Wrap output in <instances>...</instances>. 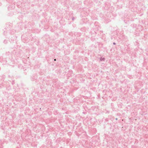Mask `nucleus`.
I'll list each match as a JSON object with an SVG mask.
<instances>
[{
	"label": "nucleus",
	"mask_w": 148,
	"mask_h": 148,
	"mask_svg": "<svg viewBox=\"0 0 148 148\" xmlns=\"http://www.w3.org/2000/svg\"><path fill=\"white\" fill-rule=\"evenodd\" d=\"M3 124L1 125V129L4 130L6 126L8 125V121L6 122L5 121H3Z\"/></svg>",
	"instance_id": "obj_1"
},
{
	"label": "nucleus",
	"mask_w": 148,
	"mask_h": 148,
	"mask_svg": "<svg viewBox=\"0 0 148 148\" xmlns=\"http://www.w3.org/2000/svg\"><path fill=\"white\" fill-rule=\"evenodd\" d=\"M10 135L9 136H8L10 138V140H12V139H14L15 137V134L13 132H12V133H10Z\"/></svg>",
	"instance_id": "obj_2"
},
{
	"label": "nucleus",
	"mask_w": 148,
	"mask_h": 148,
	"mask_svg": "<svg viewBox=\"0 0 148 148\" xmlns=\"http://www.w3.org/2000/svg\"><path fill=\"white\" fill-rule=\"evenodd\" d=\"M3 146L1 145H0V148H3Z\"/></svg>",
	"instance_id": "obj_3"
},
{
	"label": "nucleus",
	"mask_w": 148,
	"mask_h": 148,
	"mask_svg": "<svg viewBox=\"0 0 148 148\" xmlns=\"http://www.w3.org/2000/svg\"><path fill=\"white\" fill-rule=\"evenodd\" d=\"M13 126H14V127H16V125H13Z\"/></svg>",
	"instance_id": "obj_4"
},
{
	"label": "nucleus",
	"mask_w": 148,
	"mask_h": 148,
	"mask_svg": "<svg viewBox=\"0 0 148 148\" xmlns=\"http://www.w3.org/2000/svg\"><path fill=\"white\" fill-rule=\"evenodd\" d=\"M54 61H56V59H54Z\"/></svg>",
	"instance_id": "obj_5"
}]
</instances>
